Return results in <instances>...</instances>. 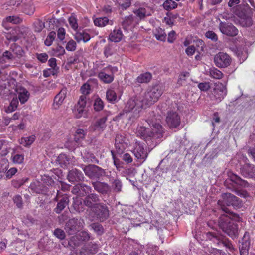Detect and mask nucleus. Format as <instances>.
I'll return each mask as SVG.
<instances>
[{"instance_id": "38", "label": "nucleus", "mask_w": 255, "mask_h": 255, "mask_svg": "<svg viewBox=\"0 0 255 255\" xmlns=\"http://www.w3.org/2000/svg\"><path fill=\"white\" fill-rule=\"evenodd\" d=\"M73 207L75 211L77 212L83 211V204L82 199L79 197H75L73 198Z\"/></svg>"}, {"instance_id": "3", "label": "nucleus", "mask_w": 255, "mask_h": 255, "mask_svg": "<svg viewBox=\"0 0 255 255\" xmlns=\"http://www.w3.org/2000/svg\"><path fill=\"white\" fill-rule=\"evenodd\" d=\"M147 107L144 100L137 98L129 99L122 112L119 113L118 115V118H122L125 113L132 112V115L129 116L130 120L133 121L139 117V113L143 109H146Z\"/></svg>"}, {"instance_id": "13", "label": "nucleus", "mask_w": 255, "mask_h": 255, "mask_svg": "<svg viewBox=\"0 0 255 255\" xmlns=\"http://www.w3.org/2000/svg\"><path fill=\"white\" fill-rule=\"evenodd\" d=\"M84 222L78 219H70L66 224L65 230L69 235H72L79 231L83 227Z\"/></svg>"}, {"instance_id": "45", "label": "nucleus", "mask_w": 255, "mask_h": 255, "mask_svg": "<svg viewBox=\"0 0 255 255\" xmlns=\"http://www.w3.org/2000/svg\"><path fill=\"white\" fill-rule=\"evenodd\" d=\"M106 98L111 103H114L117 101V97L116 92L112 89H108L106 92Z\"/></svg>"}, {"instance_id": "52", "label": "nucleus", "mask_w": 255, "mask_h": 255, "mask_svg": "<svg viewBox=\"0 0 255 255\" xmlns=\"http://www.w3.org/2000/svg\"><path fill=\"white\" fill-rule=\"evenodd\" d=\"M104 108L103 101L99 98L95 99L94 103V109L96 111H100Z\"/></svg>"}, {"instance_id": "32", "label": "nucleus", "mask_w": 255, "mask_h": 255, "mask_svg": "<svg viewBox=\"0 0 255 255\" xmlns=\"http://www.w3.org/2000/svg\"><path fill=\"white\" fill-rule=\"evenodd\" d=\"M7 32H5V37L6 39L9 42H16L18 39L17 31L15 28H10Z\"/></svg>"}, {"instance_id": "43", "label": "nucleus", "mask_w": 255, "mask_h": 255, "mask_svg": "<svg viewBox=\"0 0 255 255\" xmlns=\"http://www.w3.org/2000/svg\"><path fill=\"white\" fill-rule=\"evenodd\" d=\"M178 4L172 0H166L163 3V6L164 9L167 11H170L177 7Z\"/></svg>"}, {"instance_id": "2", "label": "nucleus", "mask_w": 255, "mask_h": 255, "mask_svg": "<svg viewBox=\"0 0 255 255\" xmlns=\"http://www.w3.org/2000/svg\"><path fill=\"white\" fill-rule=\"evenodd\" d=\"M229 214L231 216L226 214L221 215L218 219V225L224 232L234 239L238 237L239 233L238 224L233 219L238 218L239 216L237 214V216L234 217L232 214Z\"/></svg>"}, {"instance_id": "27", "label": "nucleus", "mask_w": 255, "mask_h": 255, "mask_svg": "<svg viewBox=\"0 0 255 255\" xmlns=\"http://www.w3.org/2000/svg\"><path fill=\"white\" fill-rule=\"evenodd\" d=\"M123 34L120 28H115L112 31L109 36L108 39L114 42H119L121 41L123 37Z\"/></svg>"}, {"instance_id": "10", "label": "nucleus", "mask_w": 255, "mask_h": 255, "mask_svg": "<svg viewBox=\"0 0 255 255\" xmlns=\"http://www.w3.org/2000/svg\"><path fill=\"white\" fill-rule=\"evenodd\" d=\"M118 69L116 66H108L98 73V77L105 83H111L114 79V74L117 72Z\"/></svg>"}, {"instance_id": "64", "label": "nucleus", "mask_w": 255, "mask_h": 255, "mask_svg": "<svg viewBox=\"0 0 255 255\" xmlns=\"http://www.w3.org/2000/svg\"><path fill=\"white\" fill-rule=\"evenodd\" d=\"M81 92L82 93V95H86L90 93V86L88 84H84L80 89Z\"/></svg>"}, {"instance_id": "18", "label": "nucleus", "mask_w": 255, "mask_h": 255, "mask_svg": "<svg viewBox=\"0 0 255 255\" xmlns=\"http://www.w3.org/2000/svg\"><path fill=\"white\" fill-rule=\"evenodd\" d=\"M211 92L215 99L220 102L227 95V89L222 83H216Z\"/></svg>"}, {"instance_id": "44", "label": "nucleus", "mask_w": 255, "mask_h": 255, "mask_svg": "<svg viewBox=\"0 0 255 255\" xmlns=\"http://www.w3.org/2000/svg\"><path fill=\"white\" fill-rule=\"evenodd\" d=\"M19 104V101L17 98H13L11 100L9 105L6 109V113H11L17 109Z\"/></svg>"}, {"instance_id": "46", "label": "nucleus", "mask_w": 255, "mask_h": 255, "mask_svg": "<svg viewBox=\"0 0 255 255\" xmlns=\"http://www.w3.org/2000/svg\"><path fill=\"white\" fill-rule=\"evenodd\" d=\"M133 12L140 19H143L146 16L149 15V14L147 12L146 8L143 7H140L135 10Z\"/></svg>"}, {"instance_id": "7", "label": "nucleus", "mask_w": 255, "mask_h": 255, "mask_svg": "<svg viewBox=\"0 0 255 255\" xmlns=\"http://www.w3.org/2000/svg\"><path fill=\"white\" fill-rule=\"evenodd\" d=\"M9 5L20 7L22 11L27 15H32L35 11V7L32 0H12Z\"/></svg>"}, {"instance_id": "4", "label": "nucleus", "mask_w": 255, "mask_h": 255, "mask_svg": "<svg viewBox=\"0 0 255 255\" xmlns=\"http://www.w3.org/2000/svg\"><path fill=\"white\" fill-rule=\"evenodd\" d=\"M163 87L159 84H155L148 88L143 99L147 107L158 101L163 93Z\"/></svg>"}, {"instance_id": "48", "label": "nucleus", "mask_w": 255, "mask_h": 255, "mask_svg": "<svg viewBox=\"0 0 255 255\" xmlns=\"http://www.w3.org/2000/svg\"><path fill=\"white\" fill-rule=\"evenodd\" d=\"M112 184L113 188V191L114 192L119 193L121 191L122 188V183L121 181L119 179L116 178L114 179L112 182Z\"/></svg>"}, {"instance_id": "31", "label": "nucleus", "mask_w": 255, "mask_h": 255, "mask_svg": "<svg viewBox=\"0 0 255 255\" xmlns=\"http://www.w3.org/2000/svg\"><path fill=\"white\" fill-rule=\"evenodd\" d=\"M17 92L18 94V99L21 104H24L27 101L30 94L26 89L20 87L17 89Z\"/></svg>"}, {"instance_id": "34", "label": "nucleus", "mask_w": 255, "mask_h": 255, "mask_svg": "<svg viewBox=\"0 0 255 255\" xmlns=\"http://www.w3.org/2000/svg\"><path fill=\"white\" fill-rule=\"evenodd\" d=\"M152 75L149 72H146L142 74H140L136 78V82L138 83H148L152 79Z\"/></svg>"}, {"instance_id": "61", "label": "nucleus", "mask_w": 255, "mask_h": 255, "mask_svg": "<svg viewBox=\"0 0 255 255\" xmlns=\"http://www.w3.org/2000/svg\"><path fill=\"white\" fill-rule=\"evenodd\" d=\"M36 57L41 63H45L48 58V55L46 53H36Z\"/></svg>"}, {"instance_id": "6", "label": "nucleus", "mask_w": 255, "mask_h": 255, "mask_svg": "<svg viewBox=\"0 0 255 255\" xmlns=\"http://www.w3.org/2000/svg\"><path fill=\"white\" fill-rule=\"evenodd\" d=\"M92 220L104 222L109 216V210L107 206L104 203L96 204L91 209Z\"/></svg>"}, {"instance_id": "60", "label": "nucleus", "mask_w": 255, "mask_h": 255, "mask_svg": "<svg viewBox=\"0 0 255 255\" xmlns=\"http://www.w3.org/2000/svg\"><path fill=\"white\" fill-rule=\"evenodd\" d=\"M205 36L208 39H211L214 42H216L218 40L217 35L213 31L209 30L205 33Z\"/></svg>"}, {"instance_id": "53", "label": "nucleus", "mask_w": 255, "mask_h": 255, "mask_svg": "<svg viewBox=\"0 0 255 255\" xmlns=\"http://www.w3.org/2000/svg\"><path fill=\"white\" fill-rule=\"evenodd\" d=\"M43 76L48 77L50 75H55L58 73V68H49L43 71Z\"/></svg>"}, {"instance_id": "8", "label": "nucleus", "mask_w": 255, "mask_h": 255, "mask_svg": "<svg viewBox=\"0 0 255 255\" xmlns=\"http://www.w3.org/2000/svg\"><path fill=\"white\" fill-rule=\"evenodd\" d=\"M222 200H219L218 204L221 207V209L225 213L231 214L233 217H235L237 214L231 212L227 206H231V203L233 200L236 199V196L229 193H224L222 194Z\"/></svg>"}, {"instance_id": "54", "label": "nucleus", "mask_w": 255, "mask_h": 255, "mask_svg": "<svg viewBox=\"0 0 255 255\" xmlns=\"http://www.w3.org/2000/svg\"><path fill=\"white\" fill-rule=\"evenodd\" d=\"M77 47L76 42L74 40H69L66 44V49L69 51H74Z\"/></svg>"}, {"instance_id": "19", "label": "nucleus", "mask_w": 255, "mask_h": 255, "mask_svg": "<svg viewBox=\"0 0 255 255\" xmlns=\"http://www.w3.org/2000/svg\"><path fill=\"white\" fill-rule=\"evenodd\" d=\"M87 134L86 130L83 129L78 128L75 132L74 140L71 142V145H66L67 148H68L70 150L75 149V147L77 146V144H79L82 140H83Z\"/></svg>"}, {"instance_id": "16", "label": "nucleus", "mask_w": 255, "mask_h": 255, "mask_svg": "<svg viewBox=\"0 0 255 255\" xmlns=\"http://www.w3.org/2000/svg\"><path fill=\"white\" fill-rule=\"evenodd\" d=\"M92 185L96 191L103 196H109L111 194L112 189L107 183L96 181L92 182Z\"/></svg>"}, {"instance_id": "22", "label": "nucleus", "mask_w": 255, "mask_h": 255, "mask_svg": "<svg viewBox=\"0 0 255 255\" xmlns=\"http://www.w3.org/2000/svg\"><path fill=\"white\" fill-rule=\"evenodd\" d=\"M84 178V177L82 172L76 169H73L70 170L67 177L68 181L73 183L75 182L82 181L83 180Z\"/></svg>"}, {"instance_id": "14", "label": "nucleus", "mask_w": 255, "mask_h": 255, "mask_svg": "<svg viewBox=\"0 0 255 255\" xmlns=\"http://www.w3.org/2000/svg\"><path fill=\"white\" fill-rule=\"evenodd\" d=\"M166 122L169 128H177L181 123L180 116L176 111H169L167 113Z\"/></svg>"}, {"instance_id": "50", "label": "nucleus", "mask_w": 255, "mask_h": 255, "mask_svg": "<svg viewBox=\"0 0 255 255\" xmlns=\"http://www.w3.org/2000/svg\"><path fill=\"white\" fill-rule=\"evenodd\" d=\"M33 26L35 32H40L45 27V24L42 20L37 19L34 22Z\"/></svg>"}, {"instance_id": "17", "label": "nucleus", "mask_w": 255, "mask_h": 255, "mask_svg": "<svg viewBox=\"0 0 255 255\" xmlns=\"http://www.w3.org/2000/svg\"><path fill=\"white\" fill-rule=\"evenodd\" d=\"M221 32L228 36L234 37L238 35V30L232 23L221 22L219 25Z\"/></svg>"}, {"instance_id": "29", "label": "nucleus", "mask_w": 255, "mask_h": 255, "mask_svg": "<svg viewBox=\"0 0 255 255\" xmlns=\"http://www.w3.org/2000/svg\"><path fill=\"white\" fill-rule=\"evenodd\" d=\"M15 56L9 50L4 52L1 56H0V64L6 65L7 63H9L15 59Z\"/></svg>"}, {"instance_id": "49", "label": "nucleus", "mask_w": 255, "mask_h": 255, "mask_svg": "<svg viewBox=\"0 0 255 255\" xmlns=\"http://www.w3.org/2000/svg\"><path fill=\"white\" fill-rule=\"evenodd\" d=\"M91 228L98 235H101L104 233V228L102 225L98 223H94L90 225Z\"/></svg>"}, {"instance_id": "56", "label": "nucleus", "mask_w": 255, "mask_h": 255, "mask_svg": "<svg viewBox=\"0 0 255 255\" xmlns=\"http://www.w3.org/2000/svg\"><path fill=\"white\" fill-rule=\"evenodd\" d=\"M92 191V188L85 184L81 183V196L89 194Z\"/></svg>"}, {"instance_id": "21", "label": "nucleus", "mask_w": 255, "mask_h": 255, "mask_svg": "<svg viewBox=\"0 0 255 255\" xmlns=\"http://www.w3.org/2000/svg\"><path fill=\"white\" fill-rule=\"evenodd\" d=\"M107 117L106 116L98 119L95 122L93 123L91 128L94 131H97L100 132H102L107 127Z\"/></svg>"}, {"instance_id": "30", "label": "nucleus", "mask_w": 255, "mask_h": 255, "mask_svg": "<svg viewBox=\"0 0 255 255\" xmlns=\"http://www.w3.org/2000/svg\"><path fill=\"white\" fill-rule=\"evenodd\" d=\"M230 181L235 184L243 187H247L249 186V184L247 181L242 179L240 177L235 174H232L230 175Z\"/></svg>"}, {"instance_id": "20", "label": "nucleus", "mask_w": 255, "mask_h": 255, "mask_svg": "<svg viewBox=\"0 0 255 255\" xmlns=\"http://www.w3.org/2000/svg\"><path fill=\"white\" fill-rule=\"evenodd\" d=\"M252 14L246 11H242L239 15V23L242 27H250L253 24Z\"/></svg>"}, {"instance_id": "63", "label": "nucleus", "mask_w": 255, "mask_h": 255, "mask_svg": "<svg viewBox=\"0 0 255 255\" xmlns=\"http://www.w3.org/2000/svg\"><path fill=\"white\" fill-rule=\"evenodd\" d=\"M86 104V96L85 95H81L80 97L79 100L77 103V104L76 105V106L82 107V108H85V106Z\"/></svg>"}, {"instance_id": "5", "label": "nucleus", "mask_w": 255, "mask_h": 255, "mask_svg": "<svg viewBox=\"0 0 255 255\" xmlns=\"http://www.w3.org/2000/svg\"><path fill=\"white\" fill-rule=\"evenodd\" d=\"M206 237L208 239L212 241L219 247H225L230 251L234 250V247L231 241L218 232H208L206 233Z\"/></svg>"}, {"instance_id": "42", "label": "nucleus", "mask_w": 255, "mask_h": 255, "mask_svg": "<svg viewBox=\"0 0 255 255\" xmlns=\"http://www.w3.org/2000/svg\"><path fill=\"white\" fill-rule=\"evenodd\" d=\"M209 75L212 78L221 79L223 77L224 74L221 71L214 67L210 69Z\"/></svg>"}, {"instance_id": "35", "label": "nucleus", "mask_w": 255, "mask_h": 255, "mask_svg": "<svg viewBox=\"0 0 255 255\" xmlns=\"http://www.w3.org/2000/svg\"><path fill=\"white\" fill-rule=\"evenodd\" d=\"M75 39L78 42L82 41L84 43H86L90 40L91 37L87 32L85 30H83L76 33Z\"/></svg>"}, {"instance_id": "33", "label": "nucleus", "mask_w": 255, "mask_h": 255, "mask_svg": "<svg viewBox=\"0 0 255 255\" xmlns=\"http://www.w3.org/2000/svg\"><path fill=\"white\" fill-rule=\"evenodd\" d=\"M9 50L14 54L15 58L16 57L18 58L22 57L24 53L22 47L15 43L11 45Z\"/></svg>"}, {"instance_id": "24", "label": "nucleus", "mask_w": 255, "mask_h": 255, "mask_svg": "<svg viewBox=\"0 0 255 255\" xmlns=\"http://www.w3.org/2000/svg\"><path fill=\"white\" fill-rule=\"evenodd\" d=\"M100 199L99 196L96 193H90L88 194L84 199L83 202L85 206L93 208L94 205L98 204Z\"/></svg>"}, {"instance_id": "36", "label": "nucleus", "mask_w": 255, "mask_h": 255, "mask_svg": "<svg viewBox=\"0 0 255 255\" xmlns=\"http://www.w3.org/2000/svg\"><path fill=\"white\" fill-rule=\"evenodd\" d=\"M94 23L95 26L103 27L108 24L112 25V21H109L108 18L106 17L96 18L94 20Z\"/></svg>"}, {"instance_id": "26", "label": "nucleus", "mask_w": 255, "mask_h": 255, "mask_svg": "<svg viewBox=\"0 0 255 255\" xmlns=\"http://www.w3.org/2000/svg\"><path fill=\"white\" fill-rule=\"evenodd\" d=\"M115 146L117 153L122 154L127 147V143L121 135H117L115 138Z\"/></svg>"}, {"instance_id": "51", "label": "nucleus", "mask_w": 255, "mask_h": 255, "mask_svg": "<svg viewBox=\"0 0 255 255\" xmlns=\"http://www.w3.org/2000/svg\"><path fill=\"white\" fill-rule=\"evenodd\" d=\"M56 37V32L54 31L50 32L48 36H47L44 44L47 46H51L52 44L53 41L55 39Z\"/></svg>"}, {"instance_id": "41", "label": "nucleus", "mask_w": 255, "mask_h": 255, "mask_svg": "<svg viewBox=\"0 0 255 255\" xmlns=\"http://www.w3.org/2000/svg\"><path fill=\"white\" fill-rule=\"evenodd\" d=\"M250 246V242L249 240H243L242 245L239 247L240 255H247Z\"/></svg>"}, {"instance_id": "55", "label": "nucleus", "mask_w": 255, "mask_h": 255, "mask_svg": "<svg viewBox=\"0 0 255 255\" xmlns=\"http://www.w3.org/2000/svg\"><path fill=\"white\" fill-rule=\"evenodd\" d=\"M5 21L6 22H10L13 24H18L21 22V20L18 16H10L5 18Z\"/></svg>"}, {"instance_id": "12", "label": "nucleus", "mask_w": 255, "mask_h": 255, "mask_svg": "<svg viewBox=\"0 0 255 255\" xmlns=\"http://www.w3.org/2000/svg\"><path fill=\"white\" fill-rule=\"evenodd\" d=\"M76 233V235L72 237L68 243L73 248L80 246L83 241H87L90 238V235L87 231L80 230Z\"/></svg>"}, {"instance_id": "40", "label": "nucleus", "mask_w": 255, "mask_h": 255, "mask_svg": "<svg viewBox=\"0 0 255 255\" xmlns=\"http://www.w3.org/2000/svg\"><path fill=\"white\" fill-rule=\"evenodd\" d=\"M64 101V97L62 93V90L55 97L54 103L53 104V108L55 109H58L61 105H62Z\"/></svg>"}, {"instance_id": "62", "label": "nucleus", "mask_w": 255, "mask_h": 255, "mask_svg": "<svg viewBox=\"0 0 255 255\" xmlns=\"http://www.w3.org/2000/svg\"><path fill=\"white\" fill-rule=\"evenodd\" d=\"M85 110V108L79 107L75 106L74 110V114L77 118H80L82 117L83 112Z\"/></svg>"}, {"instance_id": "47", "label": "nucleus", "mask_w": 255, "mask_h": 255, "mask_svg": "<svg viewBox=\"0 0 255 255\" xmlns=\"http://www.w3.org/2000/svg\"><path fill=\"white\" fill-rule=\"evenodd\" d=\"M68 22L71 27L74 30L76 31L78 29L77 19L74 14H72L68 18Z\"/></svg>"}, {"instance_id": "37", "label": "nucleus", "mask_w": 255, "mask_h": 255, "mask_svg": "<svg viewBox=\"0 0 255 255\" xmlns=\"http://www.w3.org/2000/svg\"><path fill=\"white\" fill-rule=\"evenodd\" d=\"M154 35L157 40L161 41H165L166 39V34L164 29L158 27L154 31Z\"/></svg>"}, {"instance_id": "59", "label": "nucleus", "mask_w": 255, "mask_h": 255, "mask_svg": "<svg viewBox=\"0 0 255 255\" xmlns=\"http://www.w3.org/2000/svg\"><path fill=\"white\" fill-rule=\"evenodd\" d=\"M13 201L18 208H21L23 206L22 197L19 195H16L13 198Z\"/></svg>"}, {"instance_id": "57", "label": "nucleus", "mask_w": 255, "mask_h": 255, "mask_svg": "<svg viewBox=\"0 0 255 255\" xmlns=\"http://www.w3.org/2000/svg\"><path fill=\"white\" fill-rule=\"evenodd\" d=\"M118 4L122 8L126 9L131 5L130 0H116Z\"/></svg>"}, {"instance_id": "15", "label": "nucleus", "mask_w": 255, "mask_h": 255, "mask_svg": "<svg viewBox=\"0 0 255 255\" xmlns=\"http://www.w3.org/2000/svg\"><path fill=\"white\" fill-rule=\"evenodd\" d=\"M132 153L137 159L145 160L148 156L147 149L144 143L136 141L134 145Z\"/></svg>"}, {"instance_id": "28", "label": "nucleus", "mask_w": 255, "mask_h": 255, "mask_svg": "<svg viewBox=\"0 0 255 255\" xmlns=\"http://www.w3.org/2000/svg\"><path fill=\"white\" fill-rule=\"evenodd\" d=\"M54 200L59 201L56 207L54 208V211L57 214H59L64 209V197L62 192L59 191H57V195Z\"/></svg>"}, {"instance_id": "1", "label": "nucleus", "mask_w": 255, "mask_h": 255, "mask_svg": "<svg viewBox=\"0 0 255 255\" xmlns=\"http://www.w3.org/2000/svg\"><path fill=\"white\" fill-rule=\"evenodd\" d=\"M160 116H156L154 112L150 113V117L147 122L151 127V129L143 126H138L136 134L137 136L143 139L148 145L156 144L163 136L164 128L160 124Z\"/></svg>"}, {"instance_id": "58", "label": "nucleus", "mask_w": 255, "mask_h": 255, "mask_svg": "<svg viewBox=\"0 0 255 255\" xmlns=\"http://www.w3.org/2000/svg\"><path fill=\"white\" fill-rule=\"evenodd\" d=\"M4 163L0 164V179H1L4 175H5V173L8 167V164L7 162L4 161Z\"/></svg>"}, {"instance_id": "9", "label": "nucleus", "mask_w": 255, "mask_h": 255, "mask_svg": "<svg viewBox=\"0 0 255 255\" xmlns=\"http://www.w3.org/2000/svg\"><path fill=\"white\" fill-rule=\"evenodd\" d=\"M83 170L85 175L92 179H99L105 175V170L95 165L86 166Z\"/></svg>"}, {"instance_id": "23", "label": "nucleus", "mask_w": 255, "mask_h": 255, "mask_svg": "<svg viewBox=\"0 0 255 255\" xmlns=\"http://www.w3.org/2000/svg\"><path fill=\"white\" fill-rule=\"evenodd\" d=\"M98 245L96 243H90L85 245L80 252V255H93L98 251Z\"/></svg>"}, {"instance_id": "11", "label": "nucleus", "mask_w": 255, "mask_h": 255, "mask_svg": "<svg viewBox=\"0 0 255 255\" xmlns=\"http://www.w3.org/2000/svg\"><path fill=\"white\" fill-rule=\"evenodd\" d=\"M215 65L219 68H226L232 62L231 56L226 53L219 52L214 56Z\"/></svg>"}, {"instance_id": "25", "label": "nucleus", "mask_w": 255, "mask_h": 255, "mask_svg": "<svg viewBox=\"0 0 255 255\" xmlns=\"http://www.w3.org/2000/svg\"><path fill=\"white\" fill-rule=\"evenodd\" d=\"M241 173L245 177L255 178V166L246 164L241 167Z\"/></svg>"}, {"instance_id": "39", "label": "nucleus", "mask_w": 255, "mask_h": 255, "mask_svg": "<svg viewBox=\"0 0 255 255\" xmlns=\"http://www.w3.org/2000/svg\"><path fill=\"white\" fill-rule=\"evenodd\" d=\"M35 140V135L24 137L20 139L19 143L24 146L27 147L31 145Z\"/></svg>"}]
</instances>
